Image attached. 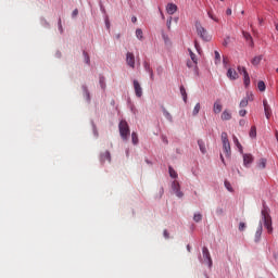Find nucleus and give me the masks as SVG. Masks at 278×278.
I'll list each match as a JSON object with an SVG mask.
<instances>
[{
  "instance_id": "nucleus-4",
  "label": "nucleus",
  "mask_w": 278,
  "mask_h": 278,
  "mask_svg": "<svg viewBox=\"0 0 278 278\" xmlns=\"http://www.w3.org/2000/svg\"><path fill=\"white\" fill-rule=\"evenodd\" d=\"M202 256L204 263L207 264L210 268H212V255L210 254V250L207 249V247L202 248Z\"/></svg>"
},
{
  "instance_id": "nucleus-27",
  "label": "nucleus",
  "mask_w": 278,
  "mask_h": 278,
  "mask_svg": "<svg viewBox=\"0 0 278 278\" xmlns=\"http://www.w3.org/2000/svg\"><path fill=\"white\" fill-rule=\"evenodd\" d=\"M168 170H169V176L172 177V179H177V177H178L177 172L172 166L168 167Z\"/></svg>"
},
{
  "instance_id": "nucleus-56",
  "label": "nucleus",
  "mask_w": 278,
  "mask_h": 278,
  "mask_svg": "<svg viewBox=\"0 0 278 278\" xmlns=\"http://www.w3.org/2000/svg\"><path fill=\"white\" fill-rule=\"evenodd\" d=\"M217 214H223V208L217 210Z\"/></svg>"
},
{
  "instance_id": "nucleus-25",
  "label": "nucleus",
  "mask_w": 278,
  "mask_h": 278,
  "mask_svg": "<svg viewBox=\"0 0 278 278\" xmlns=\"http://www.w3.org/2000/svg\"><path fill=\"white\" fill-rule=\"evenodd\" d=\"M163 116H165L167 121L173 122V115H170L166 109H163Z\"/></svg>"
},
{
  "instance_id": "nucleus-44",
  "label": "nucleus",
  "mask_w": 278,
  "mask_h": 278,
  "mask_svg": "<svg viewBox=\"0 0 278 278\" xmlns=\"http://www.w3.org/2000/svg\"><path fill=\"white\" fill-rule=\"evenodd\" d=\"M163 236L166 240H168V238H170V235L168 233V230H164L163 231Z\"/></svg>"
},
{
  "instance_id": "nucleus-58",
  "label": "nucleus",
  "mask_w": 278,
  "mask_h": 278,
  "mask_svg": "<svg viewBox=\"0 0 278 278\" xmlns=\"http://www.w3.org/2000/svg\"><path fill=\"white\" fill-rule=\"evenodd\" d=\"M187 251L190 253V245H187Z\"/></svg>"
},
{
  "instance_id": "nucleus-54",
  "label": "nucleus",
  "mask_w": 278,
  "mask_h": 278,
  "mask_svg": "<svg viewBox=\"0 0 278 278\" xmlns=\"http://www.w3.org/2000/svg\"><path fill=\"white\" fill-rule=\"evenodd\" d=\"M247 122L244 121V119H241L240 122H239V124L242 126V125H244Z\"/></svg>"
},
{
  "instance_id": "nucleus-51",
  "label": "nucleus",
  "mask_w": 278,
  "mask_h": 278,
  "mask_svg": "<svg viewBox=\"0 0 278 278\" xmlns=\"http://www.w3.org/2000/svg\"><path fill=\"white\" fill-rule=\"evenodd\" d=\"M137 21H138V17H137V16H132V17H131V23H137Z\"/></svg>"
},
{
  "instance_id": "nucleus-19",
  "label": "nucleus",
  "mask_w": 278,
  "mask_h": 278,
  "mask_svg": "<svg viewBox=\"0 0 278 278\" xmlns=\"http://www.w3.org/2000/svg\"><path fill=\"white\" fill-rule=\"evenodd\" d=\"M180 94H181L185 103H188V93L186 92V87H184V86L180 87Z\"/></svg>"
},
{
  "instance_id": "nucleus-24",
  "label": "nucleus",
  "mask_w": 278,
  "mask_h": 278,
  "mask_svg": "<svg viewBox=\"0 0 278 278\" xmlns=\"http://www.w3.org/2000/svg\"><path fill=\"white\" fill-rule=\"evenodd\" d=\"M257 88L261 92H264L266 90V84L264 83V80H260L257 83Z\"/></svg>"
},
{
  "instance_id": "nucleus-53",
  "label": "nucleus",
  "mask_w": 278,
  "mask_h": 278,
  "mask_svg": "<svg viewBox=\"0 0 278 278\" xmlns=\"http://www.w3.org/2000/svg\"><path fill=\"white\" fill-rule=\"evenodd\" d=\"M105 25H106L108 29H110V21L106 20Z\"/></svg>"
},
{
  "instance_id": "nucleus-31",
  "label": "nucleus",
  "mask_w": 278,
  "mask_h": 278,
  "mask_svg": "<svg viewBox=\"0 0 278 278\" xmlns=\"http://www.w3.org/2000/svg\"><path fill=\"white\" fill-rule=\"evenodd\" d=\"M131 141H132V144H138L139 140H138V134L137 132L131 134Z\"/></svg>"
},
{
  "instance_id": "nucleus-49",
  "label": "nucleus",
  "mask_w": 278,
  "mask_h": 278,
  "mask_svg": "<svg viewBox=\"0 0 278 278\" xmlns=\"http://www.w3.org/2000/svg\"><path fill=\"white\" fill-rule=\"evenodd\" d=\"M86 94H87V101H90V93L88 92V89H85Z\"/></svg>"
},
{
  "instance_id": "nucleus-37",
  "label": "nucleus",
  "mask_w": 278,
  "mask_h": 278,
  "mask_svg": "<svg viewBox=\"0 0 278 278\" xmlns=\"http://www.w3.org/2000/svg\"><path fill=\"white\" fill-rule=\"evenodd\" d=\"M83 55H84V58H85L86 64H90V55H88V52L84 51V52H83Z\"/></svg>"
},
{
  "instance_id": "nucleus-18",
  "label": "nucleus",
  "mask_w": 278,
  "mask_h": 278,
  "mask_svg": "<svg viewBox=\"0 0 278 278\" xmlns=\"http://www.w3.org/2000/svg\"><path fill=\"white\" fill-rule=\"evenodd\" d=\"M262 231H263V228H262V224L258 225V228L255 232V242H258L262 238Z\"/></svg>"
},
{
  "instance_id": "nucleus-1",
  "label": "nucleus",
  "mask_w": 278,
  "mask_h": 278,
  "mask_svg": "<svg viewBox=\"0 0 278 278\" xmlns=\"http://www.w3.org/2000/svg\"><path fill=\"white\" fill-rule=\"evenodd\" d=\"M261 214L262 219L264 220V227L267 229V233H273V217H270V213H268V207L264 206Z\"/></svg>"
},
{
  "instance_id": "nucleus-15",
  "label": "nucleus",
  "mask_w": 278,
  "mask_h": 278,
  "mask_svg": "<svg viewBox=\"0 0 278 278\" xmlns=\"http://www.w3.org/2000/svg\"><path fill=\"white\" fill-rule=\"evenodd\" d=\"M213 112L215 114H220L223 112V104H220V102L216 101L213 105Z\"/></svg>"
},
{
  "instance_id": "nucleus-60",
  "label": "nucleus",
  "mask_w": 278,
  "mask_h": 278,
  "mask_svg": "<svg viewBox=\"0 0 278 278\" xmlns=\"http://www.w3.org/2000/svg\"><path fill=\"white\" fill-rule=\"evenodd\" d=\"M195 49H199V43L195 42Z\"/></svg>"
},
{
  "instance_id": "nucleus-3",
  "label": "nucleus",
  "mask_w": 278,
  "mask_h": 278,
  "mask_svg": "<svg viewBox=\"0 0 278 278\" xmlns=\"http://www.w3.org/2000/svg\"><path fill=\"white\" fill-rule=\"evenodd\" d=\"M195 28L202 40H205V42H210V40H212V37L207 35V30L201 26V23H195Z\"/></svg>"
},
{
  "instance_id": "nucleus-2",
  "label": "nucleus",
  "mask_w": 278,
  "mask_h": 278,
  "mask_svg": "<svg viewBox=\"0 0 278 278\" xmlns=\"http://www.w3.org/2000/svg\"><path fill=\"white\" fill-rule=\"evenodd\" d=\"M118 129H119L121 138L124 140V142H127L131 134V131L129 130V124H127V121H121L118 124Z\"/></svg>"
},
{
  "instance_id": "nucleus-5",
  "label": "nucleus",
  "mask_w": 278,
  "mask_h": 278,
  "mask_svg": "<svg viewBox=\"0 0 278 278\" xmlns=\"http://www.w3.org/2000/svg\"><path fill=\"white\" fill-rule=\"evenodd\" d=\"M239 73L243 74V83L245 87H249L251 85V78L249 77V72H247L245 67L239 66L238 67Z\"/></svg>"
},
{
  "instance_id": "nucleus-12",
  "label": "nucleus",
  "mask_w": 278,
  "mask_h": 278,
  "mask_svg": "<svg viewBox=\"0 0 278 278\" xmlns=\"http://www.w3.org/2000/svg\"><path fill=\"white\" fill-rule=\"evenodd\" d=\"M223 151L226 157H231V144L229 141L223 143Z\"/></svg>"
},
{
  "instance_id": "nucleus-42",
  "label": "nucleus",
  "mask_w": 278,
  "mask_h": 278,
  "mask_svg": "<svg viewBox=\"0 0 278 278\" xmlns=\"http://www.w3.org/2000/svg\"><path fill=\"white\" fill-rule=\"evenodd\" d=\"M223 64L224 66H227V64H229V59L227 56H223Z\"/></svg>"
},
{
  "instance_id": "nucleus-11",
  "label": "nucleus",
  "mask_w": 278,
  "mask_h": 278,
  "mask_svg": "<svg viewBox=\"0 0 278 278\" xmlns=\"http://www.w3.org/2000/svg\"><path fill=\"white\" fill-rule=\"evenodd\" d=\"M263 105H264L265 116L268 119V118H270V116L273 114V110L270 109V105H268V101L267 100L263 101Z\"/></svg>"
},
{
  "instance_id": "nucleus-7",
  "label": "nucleus",
  "mask_w": 278,
  "mask_h": 278,
  "mask_svg": "<svg viewBox=\"0 0 278 278\" xmlns=\"http://www.w3.org/2000/svg\"><path fill=\"white\" fill-rule=\"evenodd\" d=\"M172 190L175 192L176 197H178L179 199H181V197H184V192H181L179 182L177 180L173 181Z\"/></svg>"
},
{
  "instance_id": "nucleus-14",
  "label": "nucleus",
  "mask_w": 278,
  "mask_h": 278,
  "mask_svg": "<svg viewBox=\"0 0 278 278\" xmlns=\"http://www.w3.org/2000/svg\"><path fill=\"white\" fill-rule=\"evenodd\" d=\"M100 162H112V156L110 154V151H105L104 153L101 154L100 156Z\"/></svg>"
},
{
  "instance_id": "nucleus-32",
  "label": "nucleus",
  "mask_w": 278,
  "mask_h": 278,
  "mask_svg": "<svg viewBox=\"0 0 278 278\" xmlns=\"http://www.w3.org/2000/svg\"><path fill=\"white\" fill-rule=\"evenodd\" d=\"M207 16L211 17L212 21H215V23H218V17H216V15H214L213 11H208Z\"/></svg>"
},
{
  "instance_id": "nucleus-29",
  "label": "nucleus",
  "mask_w": 278,
  "mask_h": 278,
  "mask_svg": "<svg viewBox=\"0 0 278 278\" xmlns=\"http://www.w3.org/2000/svg\"><path fill=\"white\" fill-rule=\"evenodd\" d=\"M199 112H201V103H197L194 109H193V116H197L199 114Z\"/></svg>"
},
{
  "instance_id": "nucleus-9",
  "label": "nucleus",
  "mask_w": 278,
  "mask_h": 278,
  "mask_svg": "<svg viewBox=\"0 0 278 278\" xmlns=\"http://www.w3.org/2000/svg\"><path fill=\"white\" fill-rule=\"evenodd\" d=\"M253 99H254V96H253V93H247V97H244L241 101H240V103H239V106L240 108H247V105H249V101H253Z\"/></svg>"
},
{
  "instance_id": "nucleus-39",
  "label": "nucleus",
  "mask_w": 278,
  "mask_h": 278,
  "mask_svg": "<svg viewBox=\"0 0 278 278\" xmlns=\"http://www.w3.org/2000/svg\"><path fill=\"white\" fill-rule=\"evenodd\" d=\"M220 62V53L218 51H215V64H218Z\"/></svg>"
},
{
  "instance_id": "nucleus-40",
  "label": "nucleus",
  "mask_w": 278,
  "mask_h": 278,
  "mask_svg": "<svg viewBox=\"0 0 278 278\" xmlns=\"http://www.w3.org/2000/svg\"><path fill=\"white\" fill-rule=\"evenodd\" d=\"M187 66L188 68H197V64H194V61H188Z\"/></svg>"
},
{
  "instance_id": "nucleus-28",
  "label": "nucleus",
  "mask_w": 278,
  "mask_h": 278,
  "mask_svg": "<svg viewBox=\"0 0 278 278\" xmlns=\"http://www.w3.org/2000/svg\"><path fill=\"white\" fill-rule=\"evenodd\" d=\"M193 220L194 223H201V220H203V215H201V213H195L193 216Z\"/></svg>"
},
{
  "instance_id": "nucleus-13",
  "label": "nucleus",
  "mask_w": 278,
  "mask_h": 278,
  "mask_svg": "<svg viewBox=\"0 0 278 278\" xmlns=\"http://www.w3.org/2000/svg\"><path fill=\"white\" fill-rule=\"evenodd\" d=\"M253 164V155L252 154H243V165L249 167Z\"/></svg>"
},
{
  "instance_id": "nucleus-48",
  "label": "nucleus",
  "mask_w": 278,
  "mask_h": 278,
  "mask_svg": "<svg viewBox=\"0 0 278 278\" xmlns=\"http://www.w3.org/2000/svg\"><path fill=\"white\" fill-rule=\"evenodd\" d=\"M224 47H227V45H229V38H226L223 42Z\"/></svg>"
},
{
  "instance_id": "nucleus-6",
  "label": "nucleus",
  "mask_w": 278,
  "mask_h": 278,
  "mask_svg": "<svg viewBox=\"0 0 278 278\" xmlns=\"http://www.w3.org/2000/svg\"><path fill=\"white\" fill-rule=\"evenodd\" d=\"M126 64H128L130 68H136V56L134 55V53L127 52Z\"/></svg>"
},
{
  "instance_id": "nucleus-8",
  "label": "nucleus",
  "mask_w": 278,
  "mask_h": 278,
  "mask_svg": "<svg viewBox=\"0 0 278 278\" xmlns=\"http://www.w3.org/2000/svg\"><path fill=\"white\" fill-rule=\"evenodd\" d=\"M143 68L146 71V73H149L151 81H154L155 75L153 74V68L151 67V63H149L148 61H144Z\"/></svg>"
},
{
  "instance_id": "nucleus-46",
  "label": "nucleus",
  "mask_w": 278,
  "mask_h": 278,
  "mask_svg": "<svg viewBox=\"0 0 278 278\" xmlns=\"http://www.w3.org/2000/svg\"><path fill=\"white\" fill-rule=\"evenodd\" d=\"M59 29H60L61 34L64 31L62 28V20H59Z\"/></svg>"
},
{
  "instance_id": "nucleus-34",
  "label": "nucleus",
  "mask_w": 278,
  "mask_h": 278,
  "mask_svg": "<svg viewBox=\"0 0 278 278\" xmlns=\"http://www.w3.org/2000/svg\"><path fill=\"white\" fill-rule=\"evenodd\" d=\"M258 168H266V159H261L258 162Z\"/></svg>"
},
{
  "instance_id": "nucleus-50",
  "label": "nucleus",
  "mask_w": 278,
  "mask_h": 278,
  "mask_svg": "<svg viewBox=\"0 0 278 278\" xmlns=\"http://www.w3.org/2000/svg\"><path fill=\"white\" fill-rule=\"evenodd\" d=\"M226 14H227V16H231V9H227Z\"/></svg>"
},
{
  "instance_id": "nucleus-21",
  "label": "nucleus",
  "mask_w": 278,
  "mask_h": 278,
  "mask_svg": "<svg viewBox=\"0 0 278 278\" xmlns=\"http://www.w3.org/2000/svg\"><path fill=\"white\" fill-rule=\"evenodd\" d=\"M198 146H199L201 153H207V150L205 149V142H203V140L199 139Z\"/></svg>"
},
{
  "instance_id": "nucleus-61",
  "label": "nucleus",
  "mask_w": 278,
  "mask_h": 278,
  "mask_svg": "<svg viewBox=\"0 0 278 278\" xmlns=\"http://www.w3.org/2000/svg\"><path fill=\"white\" fill-rule=\"evenodd\" d=\"M241 14H244V11H242Z\"/></svg>"
},
{
  "instance_id": "nucleus-10",
  "label": "nucleus",
  "mask_w": 278,
  "mask_h": 278,
  "mask_svg": "<svg viewBox=\"0 0 278 278\" xmlns=\"http://www.w3.org/2000/svg\"><path fill=\"white\" fill-rule=\"evenodd\" d=\"M134 90H135L136 97L140 99V97H142V87L140 86V83L138 80H134Z\"/></svg>"
},
{
  "instance_id": "nucleus-16",
  "label": "nucleus",
  "mask_w": 278,
  "mask_h": 278,
  "mask_svg": "<svg viewBox=\"0 0 278 278\" xmlns=\"http://www.w3.org/2000/svg\"><path fill=\"white\" fill-rule=\"evenodd\" d=\"M167 13H169L170 15L175 14V12H177V4L175 3H168L166 7Z\"/></svg>"
},
{
  "instance_id": "nucleus-41",
  "label": "nucleus",
  "mask_w": 278,
  "mask_h": 278,
  "mask_svg": "<svg viewBox=\"0 0 278 278\" xmlns=\"http://www.w3.org/2000/svg\"><path fill=\"white\" fill-rule=\"evenodd\" d=\"M244 229H247V224H244V223H240L239 224V231H244Z\"/></svg>"
},
{
  "instance_id": "nucleus-59",
  "label": "nucleus",
  "mask_w": 278,
  "mask_h": 278,
  "mask_svg": "<svg viewBox=\"0 0 278 278\" xmlns=\"http://www.w3.org/2000/svg\"><path fill=\"white\" fill-rule=\"evenodd\" d=\"M275 28L278 30V23L275 24Z\"/></svg>"
},
{
  "instance_id": "nucleus-47",
  "label": "nucleus",
  "mask_w": 278,
  "mask_h": 278,
  "mask_svg": "<svg viewBox=\"0 0 278 278\" xmlns=\"http://www.w3.org/2000/svg\"><path fill=\"white\" fill-rule=\"evenodd\" d=\"M77 14H79V11L77 9H75L72 13V16H77Z\"/></svg>"
},
{
  "instance_id": "nucleus-35",
  "label": "nucleus",
  "mask_w": 278,
  "mask_h": 278,
  "mask_svg": "<svg viewBox=\"0 0 278 278\" xmlns=\"http://www.w3.org/2000/svg\"><path fill=\"white\" fill-rule=\"evenodd\" d=\"M225 188L229 191V192H233V188L231 187V182L229 181H225Z\"/></svg>"
},
{
  "instance_id": "nucleus-26",
  "label": "nucleus",
  "mask_w": 278,
  "mask_h": 278,
  "mask_svg": "<svg viewBox=\"0 0 278 278\" xmlns=\"http://www.w3.org/2000/svg\"><path fill=\"white\" fill-rule=\"evenodd\" d=\"M233 143L236 144V147L239 148L240 153H242V144L240 143V141L238 140V137L233 136L232 137Z\"/></svg>"
},
{
  "instance_id": "nucleus-55",
  "label": "nucleus",
  "mask_w": 278,
  "mask_h": 278,
  "mask_svg": "<svg viewBox=\"0 0 278 278\" xmlns=\"http://www.w3.org/2000/svg\"><path fill=\"white\" fill-rule=\"evenodd\" d=\"M220 160H222L223 164H225V157L223 156V154H220Z\"/></svg>"
},
{
  "instance_id": "nucleus-36",
  "label": "nucleus",
  "mask_w": 278,
  "mask_h": 278,
  "mask_svg": "<svg viewBox=\"0 0 278 278\" xmlns=\"http://www.w3.org/2000/svg\"><path fill=\"white\" fill-rule=\"evenodd\" d=\"M136 36L138 38V40H142L143 36H142V29L138 28L136 30Z\"/></svg>"
},
{
  "instance_id": "nucleus-23",
  "label": "nucleus",
  "mask_w": 278,
  "mask_h": 278,
  "mask_svg": "<svg viewBox=\"0 0 278 278\" xmlns=\"http://www.w3.org/2000/svg\"><path fill=\"white\" fill-rule=\"evenodd\" d=\"M262 60H263V56H262V55L254 56V58L252 59V64H253V66L260 65V62H262Z\"/></svg>"
},
{
  "instance_id": "nucleus-20",
  "label": "nucleus",
  "mask_w": 278,
  "mask_h": 278,
  "mask_svg": "<svg viewBox=\"0 0 278 278\" xmlns=\"http://www.w3.org/2000/svg\"><path fill=\"white\" fill-rule=\"evenodd\" d=\"M222 121H231V113H229V111L225 110L222 113Z\"/></svg>"
},
{
  "instance_id": "nucleus-17",
  "label": "nucleus",
  "mask_w": 278,
  "mask_h": 278,
  "mask_svg": "<svg viewBox=\"0 0 278 278\" xmlns=\"http://www.w3.org/2000/svg\"><path fill=\"white\" fill-rule=\"evenodd\" d=\"M227 77L229 79H237L238 78V72L236 70L229 68L227 72Z\"/></svg>"
},
{
  "instance_id": "nucleus-57",
  "label": "nucleus",
  "mask_w": 278,
  "mask_h": 278,
  "mask_svg": "<svg viewBox=\"0 0 278 278\" xmlns=\"http://www.w3.org/2000/svg\"><path fill=\"white\" fill-rule=\"evenodd\" d=\"M258 23H260V25H262V23H263V20H262V18H258Z\"/></svg>"
},
{
  "instance_id": "nucleus-38",
  "label": "nucleus",
  "mask_w": 278,
  "mask_h": 278,
  "mask_svg": "<svg viewBox=\"0 0 278 278\" xmlns=\"http://www.w3.org/2000/svg\"><path fill=\"white\" fill-rule=\"evenodd\" d=\"M222 142H229V138L227 136V132H222Z\"/></svg>"
},
{
  "instance_id": "nucleus-22",
  "label": "nucleus",
  "mask_w": 278,
  "mask_h": 278,
  "mask_svg": "<svg viewBox=\"0 0 278 278\" xmlns=\"http://www.w3.org/2000/svg\"><path fill=\"white\" fill-rule=\"evenodd\" d=\"M242 34H243V38H245V40L248 41V42H250L251 45H253V37L251 36V34H249L248 31H242Z\"/></svg>"
},
{
  "instance_id": "nucleus-43",
  "label": "nucleus",
  "mask_w": 278,
  "mask_h": 278,
  "mask_svg": "<svg viewBox=\"0 0 278 278\" xmlns=\"http://www.w3.org/2000/svg\"><path fill=\"white\" fill-rule=\"evenodd\" d=\"M239 116H242V117L247 116V110H244V109L240 110Z\"/></svg>"
},
{
  "instance_id": "nucleus-45",
  "label": "nucleus",
  "mask_w": 278,
  "mask_h": 278,
  "mask_svg": "<svg viewBox=\"0 0 278 278\" xmlns=\"http://www.w3.org/2000/svg\"><path fill=\"white\" fill-rule=\"evenodd\" d=\"M173 24V17L167 20V29H170V25Z\"/></svg>"
},
{
  "instance_id": "nucleus-30",
  "label": "nucleus",
  "mask_w": 278,
  "mask_h": 278,
  "mask_svg": "<svg viewBox=\"0 0 278 278\" xmlns=\"http://www.w3.org/2000/svg\"><path fill=\"white\" fill-rule=\"evenodd\" d=\"M256 136H257V128H255V126H252L250 130V138H255Z\"/></svg>"
},
{
  "instance_id": "nucleus-33",
  "label": "nucleus",
  "mask_w": 278,
  "mask_h": 278,
  "mask_svg": "<svg viewBox=\"0 0 278 278\" xmlns=\"http://www.w3.org/2000/svg\"><path fill=\"white\" fill-rule=\"evenodd\" d=\"M189 55H190L193 64H197V54H194V52H192V50H190V49H189Z\"/></svg>"
},
{
  "instance_id": "nucleus-52",
  "label": "nucleus",
  "mask_w": 278,
  "mask_h": 278,
  "mask_svg": "<svg viewBox=\"0 0 278 278\" xmlns=\"http://www.w3.org/2000/svg\"><path fill=\"white\" fill-rule=\"evenodd\" d=\"M162 140H163V142H165V144H168V139H166L165 136L162 137Z\"/></svg>"
}]
</instances>
